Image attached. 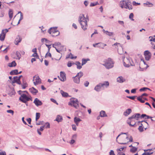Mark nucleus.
Listing matches in <instances>:
<instances>
[{
	"instance_id": "1",
	"label": "nucleus",
	"mask_w": 155,
	"mask_h": 155,
	"mask_svg": "<svg viewBox=\"0 0 155 155\" xmlns=\"http://www.w3.org/2000/svg\"><path fill=\"white\" fill-rule=\"evenodd\" d=\"M127 133H121L116 138L117 142L120 144H125L129 142L133 141V138L131 136H129L127 135L126 136H121V134H127Z\"/></svg>"
},
{
	"instance_id": "2",
	"label": "nucleus",
	"mask_w": 155,
	"mask_h": 155,
	"mask_svg": "<svg viewBox=\"0 0 155 155\" xmlns=\"http://www.w3.org/2000/svg\"><path fill=\"white\" fill-rule=\"evenodd\" d=\"M89 21L88 16L87 15L84 17L83 14H81L79 18L78 21L80 23L81 28L84 30H85L87 28V21Z\"/></svg>"
},
{
	"instance_id": "3",
	"label": "nucleus",
	"mask_w": 155,
	"mask_h": 155,
	"mask_svg": "<svg viewBox=\"0 0 155 155\" xmlns=\"http://www.w3.org/2000/svg\"><path fill=\"white\" fill-rule=\"evenodd\" d=\"M120 6L122 8L128 9L129 10L132 9L131 3L129 0H123L120 1Z\"/></svg>"
},
{
	"instance_id": "4",
	"label": "nucleus",
	"mask_w": 155,
	"mask_h": 155,
	"mask_svg": "<svg viewBox=\"0 0 155 155\" xmlns=\"http://www.w3.org/2000/svg\"><path fill=\"white\" fill-rule=\"evenodd\" d=\"M123 64L126 67H129L130 66H133L134 65L131 58L130 57H124L123 59Z\"/></svg>"
},
{
	"instance_id": "5",
	"label": "nucleus",
	"mask_w": 155,
	"mask_h": 155,
	"mask_svg": "<svg viewBox=\"0 0 155 155\" xmlns=\"http://www.w3.org/2000/svg\"><path fill=\"white\" fill-rule=\"evenodd\" d=\"M105 63L103 65L107 68L109 69L112 68L114 65V62L111 58H109L104 61Z\"/></svg>"
},
{
	"instance_id": "6",
	"label": "nucleus",
	"mask_w": 155,
	"mask_h": 155,
	"mask_svg": "<svg viewBox=\"0 0 155 155\" xmlns=\"http://www.w3.org/2000/svg\"><path fill=\"white\" fill-rule=\"evenodd\" d=\"M48 32L49 34L51 35L53 37L57 36L60 34L59 32L57 30L56 27L50 28L48 30Z\"/></svg>"
},
{
	"instance_id": "7",
	"label": "nucleus",
	"mask_w": 155,
	"mask_h": 155,
	"mask_svg": "<svg viewBox=\"0 0 155 155\" xmlns=\"http://www.w3.org/2000/svg\"><path fill=\"white\" fill-rule=\"evenodd\" d=\"M83 75V73L81 71H80L75 76L73 77L74 82L77 84L79 83L80 82V78Z\"/></svg>"
},
{
	"instance_id": "8",
	"label": "nucleus",
	"mask_w": 155,
	"mask_h": 155,
	"mask_svg": "<svg viewBox=\"0 0 155 155\" xmlns=\"http://www.w3.org/2000/svg\"><path fill=\"white\" fill-rule=\"evenodd\" d=\"M20 95L21 96L19 97V99L23 103H26L31 100V97L30 96H28L25 94H22Z\"/></svg>"
},
{
	"instance_id": "9",
	"label": "nucleus",
	"mask_w": 155,
	"mask_h": 155,
	"mask_svg": "<svg viewBox=\"0 0 155 155\" xmlns=\"http://www.w3.org/2000/svg\"><path fill=\"white\" fill-rule=\"evenodd\" d=\"M78 101L77 99H72L69 102L68 105L71 106H73L76 108H77L78 107Z\"/></svg>"
},
{
	"instance_id": "10",
	"label": "nucleus",
	"mask_w": 155,
	"mask_h": 155,
	"mask_svg": "<svg viewBox=\"0 0 155 155\" xmlns=\"http://www.w3.org/2000/svg\"><path fill=\"white\" fill-rule=\"evenodd\" d=\"M147 116V115L145 114H142L141 116L140 114L137 113L135 114L131 117H129L130 119H134L136 118V120H137V119L139 118H144L145 117Z\"/></svg>"
},
{
	"instance_id": "11",
	"label": "nucleus",
	"mask_w": 155,
	"mask_h": 155,
	"mask_svg": "<svg viewBox=\"0 0 155 155\" xmlns=\"http://www.w3.org/2000/svg\"><path fill=\"white\" fill-rule=\"evenodd\" d=\"M33 81L34 84L35 85L41 83V80L39 77L37 75H35L33 77Z\"/></svg>"
},
{
	"instance_id": "12",
	"label": "nucleus",
	"mask_w": 155,
	"mask_h": 155,
	"mask_svg": "<svg viewBox=\"0 0 155 155\" xmlns=\"http://www.w3.org/2000/svg\"><path fill=\"white\" fill-rule=\"evenodd\" d=\"M8 30L7 29H3L2 30V33L0 34V40L3 41L4 40L6 34L8 31Z\"/></svg>"
},
{
	"instance_id": "13",
	"label": "nucleus",
	"mask_w": 155,
	"mask_h": 155,
	"mask_svg": "<svg viewBox=\"0 0 155 155\" xmlns=\"http://www.w3.org/2000/svg\"><path fill=\"white\" fill-rule=\"evenodd\" d=\"M145 58L147 61H149L150 58L151 54L150 52L148 51H146L144 52Z\"/></svg>"
},
{
	"instance_id": "14",
	"label": "nucleus",
	"mask_w": 155,
	"mask_h": 155,
	"mask_svg": "<svg viewBox=\"0 0 155 155\" xmlns=\"http://www.w3.org/2000/svg\"><path fill=\"white\" fill-rule=\"evenodd\" d=\"M59 79L61 81H64L66 80V74L62 71L60 72V77L58 76Z\"/></svg>"
},
{
	"instance_id": "15",
	"label": "nucleus",
	"mask_w": 155,
	"mask_h": 155,
	"mask_svg": "<svg viewBox=\"0 0 155 155\" xmlns=\"http://www.w3.org/2000/svg\"><path fill=\"white\" fill-rule=\"evenodd\" d=\"M13 78L14 80L12 81V84L13 85H14V84L15 83H16L19 84H21V82L20 80V77L15 76Z\"/></svg>"
},
{
	"instance_id": "16",
	"label": "nucleus",
	"mask_w": 155,
	"mask_h": 155,
	"mask_svg": "<svg viewBox=\"0 0 155 155\" xmlns=\"http://www.w3.org/2000/svg\"><path fill=\"white\" fill-rule=\"evenodd\" d=\"M102 87V89L104 90L105 88H107L109 85V83L108 81H105L103 83H100Z\"/></svg>"
},
{
	"instance_id": "17",
	"label": "nucleus",
	"mask_w": 155,
	"mask_h": 155,
	"mask_svg": "<svg viewBox=\"0 0 155 155\" xmlns=\"http://www.w3.org/2000/svg\"><path fill=\"white\" fill-rule=\"evenodd\" d=\"M21 39H22L21 36L19 35H18L15 40V44L16 45H18V43L21 42Z\"/></svg>"
},
{
	"instance_id": "18",
	"label": "nucleus",
	"mask_w": 155,
	"mask_h": 155,
	"mask_svg": "<svg viewBox=\"0 0 155 155\" xmlns=\"http://www.w3.org/2000/svg\"><path fill=\"white\" fill-rule=\"evenodd\" d=\"M34 103L35 104V105L38 106L41 105L42 104V103L41 101L39 100L38 98H36L34 101Z\"/></svg>"
},
{
	"instance_id": "19",
	"label": "nucleus",
	"mask_w": 155,
	"mask_h": 155,
	"mask_svg": "<svg viewBox=\"0 0 155 155\" xmlns=\"http://www.w3.org/2000/svg\"><path fill=\"white\" fill-rule=\"evenodd\" d=\"M101 84L100 83L96 85L94 89L97 91H99L101 90H103L104 89H102V87Z\"/></svg>"
},
{
	"instance_id": "20",
	"label": "nucleus",
	"mask_w": 155,
	"mask_h": 155,
	"mask_svg": "<svg viewBox=\"0 0 155 155\" xmlns=\"http://www.w3.org/2000/svg\"><path fill=\"white\" fill-rule=\"evenodd\" d=\"M141 122L143 123V124H141V125L140 126L138 130L140 132H142L143 131V125H144L145 124H147L148 125L147 123L145 121H142Z\"/></svg>"
},
{
	"instance_id": "21",
	"label": "nucleus",
	"mask_w": 155,
	"mask_h": 155,
	"mask_svg": "<svg viewBox=\"0 0 155 155\" xmlns=\"http://www.w3.org/2000/svg\"><path fill=\"white\" fill-rule=\"evenodd\" d=\"M129 119L130 120V122H128V124H129L130 126L134 127L135 124V122L134 120H136V119H130L129 117Z\"/></svg>"
},
{
	"instance_id": "22",
	"label": "nucleus",
	"mask_w": 155,
	"mask_h": 155,
	"mask_svg": "<svg viewBox=\"0 0 155 155\" xmlns=\"http://www.w3.org/2000/svg\"><path fill=\"white\" fill-rule=\"evenodd\" d=\"M117 80V81L120 83H123L125 81V79L121 76L119 77Z\"/></svg>"
},
{
	"instance_id": "23",
	"label": "nucleus",
	"mask_w": 155,
	"mask_h": 155,
	"mask_svg": "<svg viewBox=\"0 0 155 155\" xmlns=\"http://www.w3.org/2000/svg\"><path fill=\"white\" fill-rule=\"evenodd\" d=\"M73 64L76 65L77 68L78 69H80L82 67V64H81L79 61H76L75 63H73Z\"/></svg>"
},
{
	"instance_id": "24",
	"label": "nucleus",
	"mask_w": 155,
	"mask_h": 155,
	"mask_svg": "<svg viewBox=\"0 0 155 155\" xmlns=\"http://www.w3.org/2000/svg\"><path fill=\"white\" fill-rule=\"evenodd\" d=\"M81 121V120L79 118L75 117L74 118V121L77 126L78 125L79 122Z\"/></svg>"
},
{
	"instance_id": "25",
	"label": "nucleus",
	"mask_w": 155,
	"mask_h": 155,
	"mask_svg": "<svg viewBox=\"0 0 155 155\" xmlns=\"http://www.w3.org/2000/svg\"><path fill=\"white\" fill-rule=\"evenodd\" d=\"M29 90L33 94H35L38 92V90L34 87L30 88Z\"/></svg>"
},
{
	"instance_id": "26",
	"label": "nucleus",
	"mask_w": 155,
	"mask_h": 155,
	"mask_svg": "<svg viewBox=\"0 0 155 155\" xmlns=\"http://www.w3.org/2000/svg\"><path fill=\"white\" fill-rule=\"evenodd\" d=\"M145 150L144 153H143L142 155H150L153 153V152H151V150Z\"/></svg>"
},
{
	"instance_id": "27",
	"label": "nucleus",
	"mask_w": 155,
	"mask_h": 155,
	"mask_svg": "<svg viewBox=\"0 0 155 155\" xmlns=\"http://www.w3.org/2000/svg\"><path fill=\"white\" fill-rule=\"evenodd\" d=\"M103 32L105 33L107 35L109 36H111L114 35V33L113 32H109L107 31H105L104 29L103 30Z\"/></svg>"
},
{
	"instance_id": "28",
	"label": "nucleus",
	"mask_w": 155,
	"mask_h": 155,
	"mask_svg": "<svg viewBox=\"0 0 155 155\" xmlns=\"http://www.w3.org/2000/svg\"><path fill=\"white\" fill-rule=\"evenodd\" d=\"M131 110L130 109H128L124 113V115L125 116H127L131 112Z\"/></svg>"
},
{
	"instance_id": "29",
	"label": "nucleus",
	"mask_w": 155,
	"mask_h": 155,
	"mask_svg": "<svg viewBox=\"0 0 155 155\" xmlns=\"http://www.w3.org/2000/svg\"><path fill=\"white\" fill-rule=\"evenodd\" d=\"M144 6L148 5V7H151L153 6V4L149 2H147L146 3H143Z\"/></svg>"
},
{
	"instance_id": "30",
	"label": "nucleus",
	"mask_w": 155,
	"mask_h": 155,
	"mask_svg": "<svg viewBox=\"0 0 155 155\" xmlns=\"http://www.w3.org/2000/svg\"><path fill=\"white\" fill-rule=\"evenodd\" d=\"M55 120L58 122H61L62 120V117L61 116L58 115L57 116Z\"/></svg>"
},
{
	"instance_id": "31",
	"label": "nucleus",
	"mask_w": 155,
	"mask_h": 155,
	"mask_svg": "<svg viewBox=\"0 0 155 155\" xmlns=\"http://www.w3.org/2000/svg\"><path fill=\"white\" fill-rule=\"evenodd\" d=\"M100 115L101 117L107 116V115L106 114L105 111L103 110H102L100 112Z\"/></svg>"
},
{
	"instance_id": "32",
	"label": "nucleus",
	"mask_w": 155,
	"mask_h": 155,
	"mask_svg": "<svg viewBox=\"0 0 155 155\" xmlns=\"http://www.w3.org/2000/svg\"><path fill=\"white\" fill-rule=\"evenodd\" d=\"M18 74V70L17 69L14 70L10 72V75H17Z\"/></svg>"
},
{
	"instance_id": "33",
	"label": "nucleus",
	"mask_w": 155,
	"mask_h": 155,
	"mask_svg": "<svg viewBox=\"0 0 155 155\" xmlns=\"http://www.w3.org/2000/svg\"><path fill=\"white\" fill-rule=\"evenodd\" d=\"M61 93L62 96L64 97H67L68 96V93L64 92L62 90L61 91Z\"/></svg>"
},
{
	"instance_id": "34",
	"label": "nucleus",
	"mask_w": 155,
	"mask_h": 155,
	"mask_svg": "<svg viewBox=\"0 0 155 155\" xmlns=\"http://www.w3.org/2000/svg\"><path fill=\"white\" fill-rule=\"evenodd\" d=\"M19 13H20V19H19L18 22L16 24V25H17L20 23V21H21L23 19V15L22 13L20 11L19 12Z\"/></svg>"
},
{
	"instance_id": "35",
	"label": "nucleus",
	"mask_w": 155,
	"mask_h": 155,
	"mask_svg": "<svg viewBox=\"0 0 155 155\" xmlns=\"http://www.w3.org/2000/svg\"><path fill=\"white\" fill-rule=\"evenodd\" d=\"M16 57L15 58L19 60L21 57L20 53L18 51H17L16 52Z\"/></svg>"
},
{
	"instance_id": "36",
	"label": "nucleus",
	"mask_w": 155,
	"mask_h": 155,
	"mask_svg": "<svg viewBox=\"0 0 155 155\" xmlns=\"http://www.w3.org/2000/svg\"><path fill=\"white\" fill-rule=\"evenodd\" d=\"M90 60L88 58H87L86 59H82V65H83L84 64H86L87 61H89Z\"/></svg>"
},
{
	"instance_id": "37",
	"label": "nucleus",
	"mask_w": 155,
	"mask_h": 155,
	"mask_svg": "<svg viewBox=\"0 0 155 155\" xmlns=\"http://www.w3.org/2000/svg\"><path fill=\"white\" fill-rule=\"evenodd\" d=\"M40 116V114L39 113H36V114L35 120L37 121L38 120Z\"/></svg>"
},
{
	"instance_id": "38",
	"label": "nucleus",
	"mask_w": 155,
	"mask_h": 155,
	"mask_svg": "<svg viewBox=\"0 0 155 155\" xmlns=\"http://www.w3.org/2000/svg\"><path fill=\"white\" fill-rule=\"evenodd\" d=\"M142 97L141 96L138 97H137V99L138 101H140L142 103H143L145 102L144 100L142 99Z\"/></svg>"
},
{
	"instance_id": "39",
	"label": "nucleus",
	"mask_w": 155,
	"mask_h": 155,
	"mask_svg": "<svg viewBox=\"0 0 155 155\" xmlns=\"http://www.w3.org/2000/svg\"><path fill=\"white\" fill-rule=\"evenodd\" d=\"M137 150V148L135 147H133L130 150V151L133 153L135 152Z\"/></svg>"
},
{
	"instance_id": "40",
	"label": "nucleus",
	"mask_w": 155,
	"mask_h": 155,
	"mask_svg": "<svg viewBox=\"0 0 155 155\" xmlns=\"http://www.w3.org/2000/svg\"><path fill=\"white\" fill-rule=\"evenodd\" d=\"M16 65V63L15 61H12L10 63V67H15Z\"/></svg>"
},
{
	"instance_id": "41",
	"label": "nucleus",
	"mask_w": 155,
	"mask_h": 155,
	"mask_svg": "<svg viewBox=\"0 0 155 155\" xmlns=\"http://www.w3.org/2000/svg\"><path fill=\"white\" fill-rule=\"evenodd\" d=\"M28 86V84L26 82H24L22 84V88L23 89H25Z\"/></svg>"
},
{
	"instance_id": "42",
	"label": "nucleus",
	"mask_w": 155,
	"mask_h": 155,
	"mask_svg": "<svg viewBox=\"0 0 155 155\" xmlns=\"http://www.w3.org/2000/svg\"><path fill=\"white\" fill-rule=\"evenodd\" d=\"M98 4V3L97 2H96L95 3H91L90 5V6L93 7Z\"/></svg>"
},
{
	"instance_id": "43",
	"label": "nucleus",
	"mask_w": 155,
	"mask_h": 155,
	"mask_svg": "<svg viewBox=\"0 0 155 155\" xmlns=\"http://www.w3.org/2000/svg\"><path fill=\"white\" fill-rule=\"evenodd\" d=\"M18 93L19 94H25V93L27 94L28 93V92L27 91H18Z\"/></svg>"
},
{
	"instance_id": "44",
	"label": "nucleus",
	"mask_w": 155,
	"mask_h": 155,
	"mask_svg": "<svg viewBox=\"0 0 155 155\" xmlns=\"http://www.w3.org/2000/svg\"><path fill=\"white\" fill-rule=\"evenodd\" d=\"M146 89H148V90H149L150 91H151V90L150 89H149V88H147V87H143V88H141L140 89V91H144Z\"/></svg>"
},
{
	"instance_id": "45",
	"label": "nucleus",
	"mask_w": 155,
	"mask_h": 155,
	"mask_svg": "<svg viewBox=\"0 0 155 155\" xmlns=\"http://www.w3.org/2000/svg\"><path fill=\"white\" fill-rule=\"evenodd\" d=\"M134 17V14L133 13H131L129 16V18L132 21H134V19H133Z\"/></svg>"
},
{
	"instance_id": "46",
	"label": "nucleus",
	"mask_w": 155,
	"mask_h": 155,
	"mask_svg": "<svg viewBox=\"0 0 155 155\" xmlns=\"http://www.w3.org/2000/svg\"><path fill=\"white\" fill-rule=\"evenodd\" d=\"M44 126L45 127V128H49L50 127V124L48 122H47L45 124V125Z\"/></svg>"
},
{
	"instance_id": "47",
	"label": "nucleus",
	"mask_w": 155,
	"mask_h": 155,
	"mask_svg": "<svg viewBox=\"0 0 155 155\" xmlns=\"http://www.w3.org/2000/svg\"><path fill=\"white\" fill-rule=\"evenodd\" d=\"M9 48L8 47H7L6 48H5L2 51L4 52L5 53H6L9 50Z\"/></svg>"
},
{
	"instance_id": "48",
	"label": "nucleus",
	"mask_w": 155,
	"mask_h": 155,
	"mask_svg": "<svg viewBox=\"0 0 155 155\" xmlns=\"http://www.w3.org/2000/svg\"><path fill=\"white\" fill-rule=\"evenodd\" d=\"M146 117L145 118V119L150 118L151 119V120L152 121H155V120L154 119H152L153 117H150V116H148V115H147V116H146Z\"/></svg>"
},
{
	"instance_id": "49",
	"label": "nucleus",
	"mask_w": 155,
	"mask_h": 155,
	"mask_svg": "<svg viewBox=\"0 0 155 155\" xmlns=\"http://www.w3.org/2000/svg\"><path fill=\"white\" fill-rule=\"evenodd\" d=\"M72 129L74 130L75 131L76 130L77 127L76 126L75 124H72Z\"/></svg>"
},
{
	"instance_id": "50",
	"label": "nucleus",
	"mask_w": 155,
	"mask_h": 155,
	"mask_svg": "<svg viewBox=\"0 0 155 155\" xmlns=\"http://www.w3.org/2000/svg\"><path fill=\"white\" fill-rule=\"evenodd\" d=\"M48 56H49L50 57H51V54L49 52H48L45 55V57H47Z\"/></svg>"
},
{
	"instance_id": "51",
	"label": "nucleus",
	"mask_w": 155,
	"mask_h": 155,
	"mask_svg": "<svg viewBox=\"0 0 155 155\" xmlns=\"http://www.w3.org/2000/svg\"><path fill=\"white\" fill-rule=\"evenodd\" d=\"M72 64H73V63H72L70 61H69L67 64V66L68 67H71Z\"/></svg>"
},
{
	"instance_id": "52",
	"label": "nucleus",
	"mask_w": 155,
	"mask_h": 155,
	"mask_svg": "<svg viewBox=\"0 0 155 155\" xmlns=\"http://www.w3.org/2000/svg\"><path fill=\"white\" fill-rule=\"evenodd\" d=\"M135 97H136L135 96H127V97L130 99H132V100H134V99L135 98Z\"/></svg>"
},
{
	"instance_id": "53",
	"label": "nucleus",
	"mask_w": 155,
	"mask_h": 155,
	"mask_svg": "<svg viewBox=\"0 0 155 155\" xmlns=\"http://www.w3.org/2000/svg\"><path fill=\"white\" fill-rule=\"evenodd\" d=\"M149 38H151V39H150V41H153L154 42H155V38H153V37H150Z\"/></svg>"
},
{
	"instance_id": "54",
	"label": "nucleus",
	"mask_w": 155,
	"mask_h": 155,
	"mask_svg": "<svg viewBox=\"0 0 155 155\" xmlns=\"http://www.w3.org/2000/svg\"><path fill=\"white\" fill-rule=\"evenodd\" d=\"M133 5H140V3H137L135 1H134L133 2Z\"/></svg>"
},
{
	"instance_id": "55",
	"label": "nucleus",
	"mask_w": 155,
	"mask_h": 155,
	"mask_svg": "<svg viewBox=\"0 0 155 155\" xmlns=\"http://www.w3.org/2000/svg\"><path fill=\"white\" fill-rule=\"evenodd\" d=\"M43 121H40L39 122H36V124L37 125H42Z\"/></svg>"
},
{
	"instance_id": "56",
	"label": "nucleus",
	"mask_w": 155,
	"mask_h": 155,
	"mask_svg": "<svg viewBox=\"0 0 155 155\" xmlns=\"http://www.w3.org/2000/svg\"><path fill=\"white\" fill-rule=\"evenodd\" d=\"M32 56L36 57L37 58L38 57V55L37 53H34L32 54Z\"/></svg>"
},
{
	"instance_id": "57",
	"label": "nucleus",
	"mask_w": 155,
	"mask_h": 155,
	"mask_svg": "<svg viewBox=\"0 0 155 155\" xmlns=\"http://www.w3.org/2000/svg\"><path fill=\"white\" fill-rule=\"evenodd\" d=\"M89 84V82L87 81H86L84 82V85L87 87Z\"/></svg>"
},
{
	"instance_id": "58",
	"label": "nucleus",
	"mask_w": 155,
	"mask_h": 155,
	"mask_svg": "<svg viewBox=\"0 0 155 155\" xmlns=\"http://www.w3.org/2000/svg\"><path fill=\"white\" fill-rule=\"evenodd\" d=\"M124 148L126 147H122L119 149H117V152H118V151L120 152L121 151H122Z\"/></svg>"
},
{
	"instance_id": "59",
	"label": "nucleus",
	"mask_w": 155,
	"mask_h": 155,
	"mask_svg": "<svg viewBox=\"0 0 155 155\" xmlns=\"http://www.w3.org/2000/svg\"><path fill=\"white\" fill-rule=\"evenodd\" d=\"M118 22L119 23L123 25V26H124V22L123 21H118Z\"/></svg>"
},
{
	"instance_id": "60",
	"label": "nucleus",
	"mask_w": 155,
	"mask_h": 155,
	"mask_svg": "<svg viewBox=\"0 0 155 155\" xmlns=\"http://www.w3.org/2000/svg\"><path fill=\"white\" fill-rule=\"evenodd\" d=\"M109 155H115L113 150H111L109 152Z\"/></svg>"
},
{
	"instance_id": "61",
	"label": "nucleus",
	"mask_w": 155,
	"mask_h": 155,
	"mask_svg": "<svg viewBox=\"0 0 155 155\" xmlns=\"http://www.w3.org/2000/svg\"><path fill=\"white\" fill-rule=\"evenodd\" d=\"M75 142V140L74 139H72L69 142V143L71 144H72L74 143Z\"/></svg>"
},
{
	"instance_id": "62",
	"label": "nucleus",
	"mask_w": 155,
	"mask_h": 155,
	"mask_svg": "<svg viewBox=\"0 0 155 155\" xmlns=\"http://www.w3.org/2000/svg\"><path fill=\"white\" fill-rule=\"evenodd\" d=\"M118 152L117 155H125V154L121 151H118Z\"/></svg>"
},
{
	"instance_id": "63",
	"label": "nucleus",
	"mask_w": 155,
	"mask_h": 155,
	"mask_svg": "<svg viewBox=\"0 0 155 155\" xmlns=\"http://www.w3.org/2000/svg\"><path fill=\"white\" fill-rule=\"evenodd\" d=\"M77 137V135L76 134H74L72 136V138L73 139H76Z\"/></svg>"
},
{
	"instance_id": "64",
	"label": "nucleus",
	"mask_w": 155,
	"mask_h": 155,
	"mask_svg": "<svg viewBox=\"0 0 155 155\" xmlns=\"http://www.w3.org/2000/svg\"><path fill=\"white\" fill-rule=\"evenodd\" d=\"M136 89H132L131 91V93H135L136 92Z\"/></svg>"
}]
</instances>
